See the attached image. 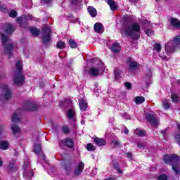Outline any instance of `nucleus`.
Here are the masks:
<instances>
[{
  "mask_svg": "<svg viewBox=\"0 0 180 180\" xmlns=\"http://www.w3.org/2000/svg\"><path fill=\"white\" fill-rule=\"evenodd\" d=\"M19 116H20V110H16L11 118L12 122H13V123L20 122V117H19Z\"/></svg>",
  "mask_w": 180,
  "mask_h": 180,
  "instance_id": "obj_11",
  "label": "nucleus"
},
{
  "mask_svg": "<svg viewBox=\"0 0 180 180\" xmlns=\"http://www.w3.org/2000/svg\"><path fill=\"white\" fill-rule=\"evenodd\" d=\"M79 108L81 109V110H82V112H85V110H86V109H88V103L85 102V101L82 98H81L79 101Z\"/></svg>",
  "mask_w": 180,
  "mask_h": 180,
  "instance_id": "obj_16",
  "label": "nucleus"
},
{
  "mask_svg": "<svg viewBox=\"0 0 180 180\" xmlns=\"http://www.w3.org/2000/svg\"><path fill=\"white\" fill-rule=\"evenodd\" d=\"M1 150H8L9 148V142L8 141H3L0 143Z\"/></svg>",
  "mask_w": 180,
  "mask_h": 180,
  "instance_id": "obj_25",
  "label": "nucleus"
},
{
  "mask_svg": "<svg viewBox=\"0 0 180 180\" xmlns=\"http://www.w3.org/2000/svg\"><path fill=\"white\" fill-rule=\"evenodd\" d=\"M94 31L96 33H103V32H105V27L101 22H96L94 25Z\"/></svg>",
  "mask_w": 180,
  "mask_h": 180,
  "instance_id": "obj_12",
  "label": "nucleus"
},
{
  "mask_svg": "<svg viewBox=\"0 0 180 180\" xmlns=\"http://www.w3.org/2000/svg\"><path fill=\"white\" fill-rule=\"evenodd\" d=\"M162 60H166V61L167 60V56H163V57H162Z\"/></svg>",
  "mask_w": 180,
  "mask_h": 180,
  "instance_id": "obj_54",
  "label": "nucleus"
},
{
  "mask_svg": "<svg viewBox=\"0 0 180 180\" xmlns=\"http://www.w3.org/2000/svg\"><path fill=\"white\" fill-rule=\"evenodd\" d=\"M144 25H145V26H147V25H150V21H148V20H145V21H144Z\"/></svg>",
  "mask_w": 180,
  "mask_h": 180,
  "instance_id": "obj_51",
  "label": "nucleus"
},
{
  "mask_svg": "<svg viewBox=\"0 0 180 180\" xmlns=\"http://www.w3.org/2000/svg\"><path fill=\"white\" fill-rule=\"evenodd\" d=\"M124 132L125 133V134H129V129L127 128H124Z\"/></svg>",
  "mask_w": 180,
  "mask_h": 180,
  "instance_id": "obj_52",
  "label": "nucleus"
},
{
  "mask_svg": "<svg viewBox=\"0 0 180 180\" xmlns=\"http://www.w3.org/2000/svg\"><path fill=\"white\" fill-rule=\"evenodd\" d=\"M1 41L3 43V46L4 47V53L5 54H8L9 57L12 56V51L13 50V46L11 44V39L8 38V37L5 36V34H1Z\"/></svg>",
  "mask_w": 180,
  "mask_h": 180,
  "instance_id": "obj_5",
  "label": "nucleus"
},
{
  "mask_svg": "<svg viewBox=\"0 0 180 180\" xmlns=\"http://www.w3.org/2000/svg\"><path fill=\"white\" fill-rule=\"evenodd\" d=\"M88 12L89 15L91 16V18H95V16L98 15V11H96V8L92 6L88 7Z\"/></svg>",
  "mask_w": 180,
  "mask_h": 180,
  "instance_id": "obj_23",
  "label": "nucleus"
},
{
  "mask_svg": "<svg viewBox=\"0 0 180 180\" xmlns=\"http://www.w3.org/2000/svg\"><path fill=\"white\" fill-rule=\"evenodd\" d=\"M163 161L165 164H172V169L176 175L180 174V169L177 165H174V164H178L179 162V157L175 154L172 155H165L163 158Z\"/></svg>",
  "mask_w": 180,
  "mask_h": 180,
  "instance_id": "obj_2",
  "label": "nucleus"
},
{
  "mask_svg": "<svg viewBox=\"0 0 180 180\" xmlns=\"http://www.w3.org/2000/svg\"><path fill=\"white\" fill-rule=\"evenodd\" d=\"M151 74H152L151 71H149V76H148L149 77H151Z\"/></svg>",
  "mask_w": 180,
  "mask_h": 180,
  "instance_id": "obj_57",
  "label": "nucleus"
},
{
  "mask_svg": "<svg viewBox=\"0 0 180 180\" xmlns=\"http://www.w3.org/2000/svg\"><path fill=\"white\" fill-rule=\"evenodd\" d=\"M158 180H168V177L165 174H161L158 177Z\"/></svg>",
  "mask_w": 180,
  "mask_h": 180,
  "instance_id": "obj_38",
  "label": "nucleus"
},
{
  "mask_svg": "<svg viewBox=\"0 0 180 180\" xmlns=\"http://www.w3.org/2000/svg\"><path fill=\"white\" fill-rule=\"evenodd\" d=\"M27 18V16L23 15L22 17L18 18L17 20H18V22H23V20H25Z\"/></svg>",
  "mask_w": 180,
  "mask_h": 180,
  "instance_id": "obj_46",
  "label": "nucleus"
},
{
  "mask_svg": "<svg viewBox=\"0 0 180 180\" xmlns=\"http://www.w3.org/2000/svg\"><path fill=\"white\" fill-rule=\"evenodd\" d=\"M117 171L119 172V174H123V171H122L119 167H117Z\"/></svg>",
  "mask_w": 180,
  "mask_h": 180,
  "instance_id": "obj_53",
  "label": "nucleus"
},
{
  "mask_svg": "<svg viewBox=\"0 0 180 180\" xmlns=\"http://www.w3.org/2000/svg\"><path fill=\"white\" fill-rule=\"evenodd\" d=\"M111 146H112V147H119V146H120V142L116 140L112 141Z\"/></svg>",
  "mask_w": 180,
  "mask_h": 180,
  "instance_id": "obj_37",
  "label": "nucleus"
},
{
  "mask_svg": "<svg viewBox=\"0 0 180 180\" xmlns=\"http://www.w3.org/2000/svg\"><path fill=\"white\" fill-rule=\"evenodd\" d=\"M122 47L120 45L117 43H114L111 47V50L112 53H119V51L121 50Z\"/></svg>",
  "mask_w": 180,
  "mask_h": 180,
  "instance_id": "obj_24",
  "label": "nucleus"
},
{
  "mask_svg": "<svg viewBox=\"0 0 180 180\" xmlns=\"http://www.w3.org/2000/svg\"><path fill=\"white\" fill-rule=\"evenodd\" d=\"M9 16L10 18H16V16H18V12L15 10H11L9 13Z\"/></svg>",
  "mask_w": 180,
  "mask_h": 180,
  "instance_id": "obj_35",
  "label": "nucleus"
},
{
  "mask_svg": "<svg viewBox=\"0 0 180 180\" xmlns=\"http://www.w3.org/2000/svg\"><path fill=\"white\" fill-rule=\"evenodd\" d=\"M81 124H85V121H84V120L81 121Z\"/></svg>",
  "mask_w": 180,
  "mask_h": 180,
  "instance_id": "obj_55",
  "label": "nucleus"
},
{
  "mask_svg": "<svg viewBox=\"0 0 180 180\" xmlns=\"http://www.w3.org/2000/svg\"><path fill=\"white\" fill-rule=\"evenodd\" d=\"M2 164H3L2 160L0 159V167H2Z\"/></svg>",
  "mask_w": 180,
  "mask_h": 180,
  "instance_id": "obj_56",
  "label": "nucleus"
},
{
  "mask_svg": "<svg viewBox=\"0 0 180 180\" xmlns=\"http://www.w3.org/2000/svg\"><path fill=\"white\" fill-rule=\"evenodd\" d=\"M5 133L4 132V126H0V140L5 139Z\"/></svg>",
  "mask_w": 180,
  "mask_h": 180,
  "instance_id": "obj_33",
  "label": "nucleus"
},
{
  "mask_svg": "<svg viewBox=\"0 0 180 180\" xmlns=\"http://www.w3.org/2000/svg\"><path fill=\"white\" fill-rule=\"evenodd\" d=\"M30 32L32 33V34H34V36H37L40 34V30L35 27H32L30 28Z\"/></svg>",
  "mask_w": 180,
  "mask_h": 180,
  "instance_id": "obj_29",
  "label": "nucleus"
},
{
  "mask_svg": "<svg viewBox=\"0 0 180 180\" xmlns=\"http://www.w3.org/2000/svg\"><path fill=\"white\" fill-rule=\"evenodd\" d=\"M129 67H131V68H136V67H137V62H136V61L130 62Z\"/></svg>",
  "mask_w": 180,
  "mask_h": 180,
  "instance_id": "obj_40",
  "label": "nucleus"
},
{
  "mask_svg": "<svg viewBox=\"0 0 180 180\" xmlns=\"http://www.w3.org/2000/svg\"><path fill=\"white\" fill-rule=\"evenodd\" d=\"M135 134H136V136H139L140 137H145V136H146V131L140 130L139 129L135 130Z\"/></svg>",
  "mask_w": 180,
  "mask_h": 180,
  "instance_id": "obj_27",
  "label": "nucleus"
},
{
  "mask_svg": "<svg viewBox=\"0 0 180 180\" xmlns=\"http://www.w3.org/2000/svg\"><path fill=\"white\" fill-rule=\"evenodd\" d=\"M41 2L42 4H49V2H51V0H41Z\"/></svg>",
  "mask_w": 180,
  "mask_h": 180,
  "instance_id": "obj_48",
  "label": "nucleus"
},
{
  "mask_svg": "<svg viewBox=\"0 0 180 180\" xmlns=\"http://www.w3.org/2000/svg\"><path fill=\"white\" fill-rule=\"evenodd\" d=\"M180 44V34L176 37L172 41L168 42L165 45L166 53L167 54H171L175 51V46Z\"/></svg>",
  "mask_w": 180,
  "mask_h": 180,
  "instance_id": "obj_6",
  "label": "nucleus"
},
{
  "mask_svg": "<svg viewBox=\"0 0 180 180\" xmlns=\"http://www.w3.org/2000/svg\"><path fill=\"white\" fill-rule=\"evenodd\" d=\"M163 106H164L165 109H169V103H168V101H164Z\"/></svg>",
  "mask_w": 180,
  "mask_h": 180,
  "instance_id": "obj_45",
  "label": "nucleus"
},
{
  "mask_svg": "<svg viewBox=\"0 0 180 180\" xmlns=\"http://www.w3.org/2000/svg\"><path fill=\"white\" fill-rule=\"evenodd\" d=\"M85 167V165L84 162H80L79 165L76 167V169L75 171V175H79L82 171H84V168Z\"/></svg>",
  "mask_w": 180,
  "mask_h": 180,
  "instance_id": "obj_13",
  "label": "nucleus"
},
{
  "mask_svg": "<svg viewBox=\"0 0 180 180\" xmlns=\"http://www.w3.org/2000/svg\"><path fill=\"white\" fill-rule=\"evenodd\" d=\"M34 153L36 154H39V155H41L43 158H44V153L41 152V146L39 144H37L34 146Z\"/></svg>",
  "mask_w": 180,
  "mask_h": 180,
  "instance_id": "obj_19",
  "label": "nucleus"
},
{
  "mask_svg": "<svg viewBox=\"0 0 180 180\" xmlns=\"http://www.w3.org/2000/svg\"><path fill=\"white\" fill-rule=\"evenodd\" d=\"M15 30V27L11 24H6L4 26V32L6 34H11Z\"/></svg>",
  "mask_w": 180,
  "mask_h": 180,
  "instance_id": "obj_14",
  "label": "nucleus"
},
{
  "mask_svg": "<svg viewBox=\"0 0 180 180\" xmlns=\"http://www.w3.org/2000/svg\"><path fill=\"white\" fill-rule=\"evenodd\" d=\"M62 143L70 148L74 147V141H72L71 139L67 138L66 139L62 141Z\"/></svg>",
  "mask_w": 180,
  "mask_h": 180,
  "instance_id": "obj_22",
  "label": "nucleus"
},
{
  "mask_svg": "<svg viewBox=\"0 0 180 180\" xmlns=\"http://www.w3.org/2000/svg\"><path fill=\"white\" fill-rule=\"evenodd\" d=\"M0 11L1 12H8V8H6V6L5 5H1L0 4Z\"/></svg>",
  "mask_w": 180,
  "mask_h": 180,
  "instance_id": "obj_39",
  "label": "nucleus"
},
{
  "mask_svg": "<svg viewBox=\"0 0 180 180\" xmlns=\"http://www.w3.org/2000/svg\"><path fill=\"white\" fill-rule=\"evenodd\" d=\"M12 98V91L8 86V84L4 83L0 84V101L6 102Z\"/></svg>",
  "mask_w": 180,
  "mask_h": 180,
  "instance_id": "obj_4",
  "label": "nucleus"
},
{
  "mask_svg": "<svg viewBox=\"0 0 180 180\" xmlns=\"http://www.w3.org/2000/svg\"><path fill=\"white\" fill-rule=\"evenodd\" d=\"M145 32L146 34H147L148 36H153V34H154V31H153L152 30H146Z\"/></svg>",
  "mask_w": 180,
  "mask_h": 180,
  "instance_id": "obj_41",
  "label": "nucleus"
},
{
  "mask_svg": "<svg viewBox=\"0 0 180 180\" xmlns=\"http://www.w3.org/2000/svg\"><path fill=\"white\" fill-rule=\"evenodd\" d=\"M63 133H65V134L70 133V129H68V127H63L62 129Z\"/></svg>",
  "mask_w": 180,
  "mask_h": 180,
  "instance_id": "obj_42",
  "label": "nucleus"
},
{
  "mask_svg": "<svg viewBox=\"0 0 180 180\" xmlns=\"http://www.w3.org/2000/svg\"><path fill=\"white\" fill-rule=\"evenodd\" d=\"M140 25L136 22L132 25H125L121 29V34L126 37H131L134 40H139L140 39Z\"/></svg>",
  "mask_w": 180,
  "mask_h": 180,
  "instance_id": "obj_1",
  "label": "nucleus"
},
{
  "mask_svg": "<svg viewBox=\"0 0 180 180\" xmlns=\"http://www.w3.org/2000/svg\"><path fill=\"white\" fill-rule=\"evenodd\" d=\"M175 141L180 146V135L177 134L175 136Z\"/></svg>",
  "mask_w": 180,
  "mask_h": 180,
  "instance_id": "obj_44",
  "label": "nucleus"
},
{
  "mask_svg": "<svg viewBox=\"0 0 180 180\" xmlns=\"http://www.w3.org/2000/svg\"><path fill=\"white\" fill-rule=\"evenodd\" d=\"M144 147V145L142 143H138V148H143Z\"/></svg>",
  "mask_w": 180,
  "mask_h": 180,
  "instance_id": "obj_49",
  "label": "nucleus"
},
{
  "mask_svg": "<svg viewBox=\"0 0 180 180\" xmlns=\"http://www.w3.org/2000/svg\"><path fill=\"white\" fill-rule=\"evenodd\" d=\"M130 2H134L132 0H130Z\"/></svg>",
  "mask_w": 180,
  "mask_h": 180,
  "instance_id": "obj_61",
  "label": "nucleus"
},
{
  "mask_svg": "<svg viewBox=\"0 0 180 180\" xmlns=\"http://www.w3.org/2000/svg\"><path fill=\"white\" fill-rule=\"evenodd\" d=\"M107 4L109 5L111 11H116L117 9V4H116L114 0H108Z\"/></svg>",
  "mask_w": 180,
  "mask_h": 180,
  "instance_id": "obj_21",
  "label": "nucleus"
},
{
  "mask_svg": "<svg viewBox=\"0 0 180 180\" xmlns=\"http://www.w3.org/2000/svg\"><path fill=\"white\" fill-rule=\"evenodd\" d=\"M23 169V176L25 179H32V176H33V170L32 167H30V162H25L22 167Z\"/></svg>",
  "mask_w": 180,
  "mask_h": 180,
  "instance_id": "obj_8",
  "label": "nucleus"
},
{
  "mask_svg": "<svg viewBox=\"0 0 180 180\" xmlns=\"http://www.w3.org/2000/svg\"><path fill=\"white\" fill-rule=\"evenodd\" d=\"M178 82L179 83V82H180V81H179V80H178Z\"/></svg>",
  "mask_w": 180,
  "mask_h": 180,
  "instance_id": "obj_63",
  "label": "nucleus"
},
{
  "mask_svg": "<svg viewBox=\"0 0 180 180\" xmlns=\"http://www.w3.org/2000/svg\"><path fill=\"white\" fill-rule=\"evenodd\" d=\"M69 46L71 47V49H77L78 45L77 44V42H75V41L70 39Z\"/></svg>",
  "mask_w": 180,
  "mask_h": 180,
  "instance_id": "obj_30",
  "label": "nucleus"
},
{
  "mask_svg": "<svg viewBox=\"0 0 180 180\" xmlns=\"http://www.w3.org/2000/svg\"><path fill=\"white\" fill-rule=\"evenodd\" d=\"M120 72H122V71L119 69H116L115 70V77L116 79H119V78H120Z\"/></svg>",
  "mask_w": 180,
  "mask_h": 180,
  "instance_id": "obj_36",
  "label": "nucleus"
},
{
  "mask_svg": "<svg viewBox=\"0 0 180 180\" xmlns=\"http://www.w3.org/2000/svg\"><path fill=\"white\" fill-rule=\"evenodd\" d=\"M125 86L127 89H131V84L129 82L125 83Z\"/></svg>",
  "mask_w": 180,
  "mask_h": 180,
  "instance_id": "obj_47",
  "label": "nucleus"
},
{
  "mask_svg": "<svg viewBox=\"0 0 180 180\" xmlns=\"http://www.w3.org/2000/svg\"><path fill=\"white\" fill-rule=\"evenodd\" d=\"M10 167L11 168V169L13 168V166H10Z\"/></svg>",
  "mask_w": 180,
  "mask_h": 180,
  "instance_id": "obj_58",
  "label": "nucleus"
},
{
  "mask_svg": "<svg viewBox=\"0 0 180 180\" xmlns=\"http://www.w3.org/2000/svg\"><path fill=\"white\" fill-rule=\"evenodd\" d=\"M30 110H34V109H30Z\"/></svg>",
  "mask_w": 180,
  "mask_h": 180,
  "instance_id": "obj_59",
  "label": "nucleus"
},
{
  "mask_svg": "<svg viewBox=\"0 0 180 180\" xmlns=\"http://www.w3.org/2000/svg\"><path fill=\"white\" fill-rule=\"evenodd\" d=\"M171 99L174 103H176L179 101V98L178 97V95L176 94H172L171 96Z\"/></svg>",
  "mask_w": 180,
  "mask_h": 180,
  "instance_id": "obj_31",
  "label": "nucleus"
},
{
  "mask_svg": "<svg viewBox=\"0 0 180 180\" xmlns=\"http://www.w3.org/2000/svg\"><path fill=\"white\" fill-rule=\"evenodd\" d=\"M156 1V2H158V1H160V0H155Z\"/></svg>",
  "mask_w": 180,
  "mask_h": 180,
  "instance_id": "obj_60",
  "label": "nucleus"
},
{
  "mask_svg": "<svg viewBox=\"0 0 180 180\" xmlns=\"http://www.w3.org/2000/svg\"><path fill=\"white\" fill-rule=\"evenodd\" d=\"M153 50L157 51V53H160L161 51V45L160 44H156L154 45Z\"/></svg>",
  "mask_w": 180,
  "mask_h": 180,
  "instance_id": "obj_34",
  "label": "nucleus"
},
{
  "mask_svg": "<svg viewBox=\"0 0 180 180\" xmlns=\"http://www.w3.org/2000/svg\"><path fill=\"white\" fill-rule=\"evenodd\" d=\"M16 67V71L15 72L14 75V84L15 85H22V84H25V77H23V75H22V61L18 60L16 63L15 65Z\"/></svg>",
  "mask_w": 180,
  "mask_h": 180,
  "instance_id": "obj_3",
  "label": "nucleus"
},
{
  "mask_svg": "<svg viewBox=\"0 0 180 180\" xmlns=\"http://www.w3.org/2000/svg\"><path fill=\"white\" fill-rule=\"evenodd\" d=\"M105 71V69L103 68V64L100 61L98 63V66H92L89 70V72L91 74V75H93V77H99V75H102Z\"/></svg>",
  "mask_w": 180,
  "mask_h": 180,
  "instance_id": "obj_7",
  "label": "nucleus"
},
{
  "mask_svg": "<svg viewBox=\"0 0 180 180\" xmlns=\"http://www.w3.org/2000/svg\"><path fill=\"white\" fill-rule=\"evenodd\" d=\"M11 130H12L14 136H15V137H18L19 134H20V131H21L20 129L16 124H13L11 126Z\"/></svg>",
  "mask_w": 180,
  "mask_h": 180,
  "instance_id": "obj_18",
  "label": "nucleus"
},
{
  "mask_svg": "<svg viewBox=\"0 0 180 180\" xmlns=\"http://www.w3.org/2000/svg\"><path fill=\"white\" fill-rule=\"evenodd\" d=\"M94 142L98 147H102V146L106 145V141L101 138L94 139Z\"/></svg>",
  "mask_w": 180,
  "mask_h": 180,
  "instance_id": "obj_20",
  "label": "nucleus"
},
{
  "mask_svg": "<svg viewBox=\"0 0 180 180\" xmlns=\"http://www.w3.org/2000/svg\"><path fill=\"white\" fill-rule=\"evenodd\" d=\"M145 99L143 96H137L135 98V103L136 105H140L144 102Z\"/></svg>",
  "mask_w": 180,
  "mask_h": 180,
  "instance_id": "obj_28",
  "label": "nucleus"
},
{
  "mask_svg": "<svg viewBox=\"0 0 180 180\" xmlns=\"http://www.w3.org/2000/svg\"><path fill=\"white\" fill-rule=\"evenodd\" d=\"M126 155H127V158H131V153H126Z\"/></svg>",
  "mask_w": 180,
  "mask_h": 180,
  "instance_id": "obj_50",
  "label": "nucleus"
},
{
  "mask_svg": "<svg viewBox=\"0 0 180 180\" xmlns=\"http://www.w3.org/2000/svg\"><path fill=\"white\" fill-rule=\"evenodd\" d=\"M67 116L72 122H75V110L74 108L68 110Z\"/></svg>",
  "mask_w": 180,
  "mask_h": 180,
  "instance_id": "obj_15",
  "label": "nucleus"
},
{
  "mask_svg": "<svg viewBox=\"0 0 180 180\" xmlns=\"http://www.w3.org/2000/svg\"><path fill=\"white\" fill-rule=\"evenodd\" d=\"M96 148H95V146L92 143H88L86 146V150L88 151H95Z\"/></svg>",
  "mask_w": 180,
  "mask_h": 180,
  "instance_id": "obj_32",
  "label": "nucleus"
},
{
  "mask_svg": "<svg viewBox=\"0 0 180 180\" xmlns=\"http://www.w3.org/2000/svg\"><path fill=\"white\" fill-rule=\"evenodd\" d=\"M68 101L71 103V100H68Z\"/></svg>",
  "mask_w": 180,
  "mask_h": 180,
  "instance_id": "obj_62",
  "label": "nucleus"
},
{
  "mask_svg": "<svg viewBox=\"0 0 180 180\" xmlns=\"http://www.w3.org/2000/svg\"><path fill=\"white\" fill-rule=\"evenodd\" d=\"M56 47L57 49H59L60 50H63L65 49V43L63 41H58L56 43Z\"/></svg>",
  "mask_w": 180,
  "mask_h": 180,
  "instance_id": "obj_26",
  "label": "nucleus"
},
{
  "mask_svg": "<svg viewBox=\"0 0 180 180\" xmlns=\"http://www.w3.org/2000/svg\"><path fill=\"white\" fill-rule=\"evenodd\" d=\"M146 120L155 127L158 126V123H160V119L155 117V112H154L147 113Z\"/></svg>",
  "mask_w": 180,
  "mask_h": 180,
  "instance_id": "obj_10",
  "label": "nucleus"
},
{
  "mask_svg": "<svg viewBox=\"0 0 180 180\" xmlns=\"http://www.w3.org/2000/svg\"><path fill=\"white\" fill-rule=\"evenodd\" d=\"M124 20H126V22H129V21L133 19V18L131 17V15H127L124 17Z\"/></svg>",
  "mask_w": 180,
  "mask_h": 180,
  "instance_id": "obj_43",
  "label": "nucleus"
},
{
  "mask_svg": "<svg viewBox=\"0 0 180 180\" xmlns=\"http://www.w3.org/2000/svg\"><path fill=\"white\" fill-rule=\"evenodd\" d=\"M170 25L173 26V27H176L178 29V27H180V21L178 20V18H172L169 20Z\"/></svg>",
  "mask_w": 180,
  "mask_h": 180,
  "instance_id": "obj_17",
  "label": "nucleus"
},
{
  "mask_svg": "<svg viewBox=\"0 0 180 180\" xmlns=\"http://www.w3.org/2000/svg\"><path fill=\"white\" fill-rule=\"evenodd\" d=\"M50 33H51L50 28L47 27L43 28L42 41L44 44H49V43H50V41L51 40V38L50 37Z\"/></svg>",
  "mask_w": 180,
  "mask_h": 180,
  "instance_id": "obj_9",
  "label": "nucleus"
}]
</instances>
